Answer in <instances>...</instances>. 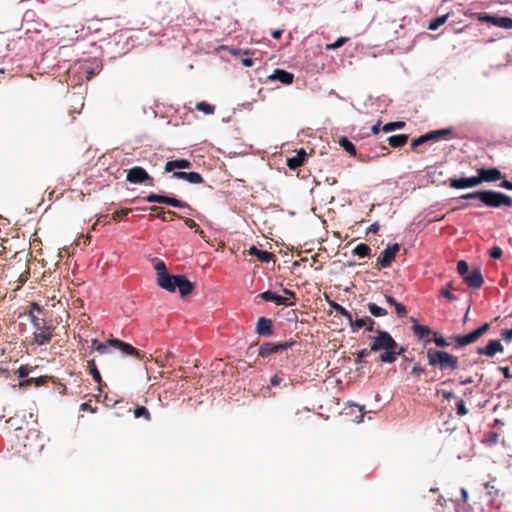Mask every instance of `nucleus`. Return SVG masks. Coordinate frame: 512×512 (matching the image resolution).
Here are the masks:
<instances>
[{
    "instance_id": "14",
    "label": "nucleus",
    "mask_w": 512,
    "mask_h": 512,
    "mask_svg": "<svg viewBox=\"0 0 512 512\" xmlns=\"http://www.w3.org/2000/svg\"><path fill=\"white\" fill-rule=\"evenodd\" d=\"M462 280L468 287L473 289H480L484 284V277L479 266H473Z\"/></svg>"
},
{
    "instance_id": "50",
    "label": "nucleus",
    "mask_w": 512,
    "mask_h": 512,
    "mask_svg": "<svg viewBox=\"0 0 512 512\" xmlns=\"http://www.w3.org/2000/svg\"><path fill=\"white\" fill-rule=\"evenodd\" d=\"M31 371H32V369L28 365H21L17 369L16 374H17L18 378H20L21 380H24L29 376Z\"/></svg>"
},
{
    "instance_id": "58",
    "label": "nucleus",
    "mask_w": 512,
    "mask_h": 512,
    "mask_svg": "<svg viewBox=\"0 0 512 512\" xmlns=\"http://www.w3.org/2000/svg\"><path fill=\"white\" fill-rule=\"evenodd\" d=\"M423 373H425V369L421 367L419 363H415L412 367L411 374L419 378Z\"/></svg>"
},
{
    "instance_id": "19",
    "label": "nucleus",
    "mask_w": 512,
    "mask_h": 512,
    "mask_svg": "<svg viewBox=\"0 0 512 512\" xmlns=\"http://www.w3.org/2000/svg\"><path fill=\"white\" fill-rule=\"evenodd\" d=\"M294 74L292 72H289L287 70L276 68L274 69L273 73L268 76V79L270 81H278L284 85H290L294 81Z\"/></svg>"
},
{
    "instance_id": "33",
    "label": "nucleus",
    "mask_w": 512,
    "mask_h": 512,
    "mask_svg": "<svg viewBox=\"0 0 512 512\" xmlns=\"http://www.w3.org/2000/svg\"><path fill=\"white\" fill-rule=\"evenodd\" d=\"M88 370H89V373L90 375L92 376L93 380L99 384L100 386L101 385H105L103 383V380H102V376L96 366V363H95V360L94 359H91L88 361Z\"/></svg>"
},
{
    "instance_id": "46",
    "label": "nucleus",
    "mask_w": 512,
    "mask_h": 512,
    "mask_svg": "<svg viewBox=\"0 0 512 512\" xmlns=\"http://www.w3.org/2000/svg\"><path fill=\"white\" fill-rule=\"evenodd\" d=\"M347 41H348L347 37L340 36L334 42L326 44L325 49L326 50H336V49L342 47Z\"/></svg>"
},
{
    "instance_id": "18",
    "label": "nucleus",
    "mask_w": 512,
    "mask_h": 512,
    "mask_svg": "<svg viewBox=\"0 0 512 512\" xmlns=\"http://www.w3.org/2000/svg\"><path fill=\"white\" fill-rule=\"evenodd\" d=\"M257 299L273 302L276 305H289V306L294 305V302L288 303L287 298L285 296L279 295L276 292H273L271 290H266V291L258 294L255 297L256 302H257Z\"/></svg>"
},
{
    "instance_id": "52",
    "label": "nucleus",
    "mask_w": 512,
    "mask_h": 512,
    "mask_svg": "<svg viewBox=\"0 0 512 512\" xmlns=\"http://www.w3.org/2000/svg\"><path fill=\"white\" fill-rule=\"evenodd\" d=\"M489 256L492 258V259H500L503 255V251L501 249V247L499 246H493L490 248L489 252H488Z\"/></svg>"
},
{
    "instance_id": "8",
    "label": "nucleus",
    "mask_w": 512,
    "mask_h": 512,
    "mask_svg": "<svg viewBox=\"0 0 512 512\" xmlns=\"http://www.w3.org/2000/svg\"><path fill=\"white\" fill-rule=\"evenodd\" d=\"M444 185H448L450 188L457 190H464L477 187L481 185V180L477 175L466 176L464 173H461L459 177H450L443 183Z\"/></svg>"
},
{
    "instance_id": "4",
    "label": "nucleus",
    "mask_w": 512,
    "mask_h": 512,
    "mask_svg": "<svg viewBox=\"0 0 512 512\" xmlns=\"http://www.w3.org/2000/svg\"><path fill=\"white\" fill-rule=\"evenodd\" d=\"M112 348L121 351L123 355L134 356L138 359L143 357V354L138 349L117 338H111L106 342H101V344L97 346V352L100 354L111 353Z\"/></svg>"
},
{
    "instance_id": "35",
    "label": "nucleus",
    "mask_w": 512,
    "mask_h": 512,
    "mask_svg": "<svg viewBox=\"0 0 512 512\" xmlns=\"http://www.w3.org/2000/svg\"><path fill=\"white\" fill-rule=\"evenodd\" d=\"M366 306H367L368 311L370 312V314L373 317L378 318V317L386 316L388 314V311L385 308L377 305L374 302H369V303H367Z\"/></svg>"
},
{
    "instance_id": "5",
    "label": "nucleus",
    "mask_w": 512,
    "mask_h": 512,
    "mask_svg": "<svg viewBox=\"0 0 512 512\" xmlns=\"http://www.w3.org/2000/svg\"><path fill=\"white\" fill-rule=\"evenodd\" d=\"M143 200L148 203L165 204L174 208L187 209L189 214L194 211L187 202L179 200L175 195L163 191L158 193L151 192Z\"/></svg>"
},
{
    "instance_id": "17",
    "label": "nucleus",
    "mask_w": 512,
    "mask_h": 512,
    "mask_svg": "<svg viewBox=\"0 0 512 512\" xmlns=\"http://www.w3.org/2000/svg\"><path fill=\"white\" fill-rule=\"evenodd\" d=\"M178 276L179 274L169 272L160 276V279H156L157 285L168 292H175L177 290Z\"/></svg>"
},
{
    "instance_id": "56",
    "label": "nucleus",
    "mask_w": 512,
    "mask_h": 512,
    "mask_svg": "<svg viewBox=\"0 0 512 512\" xmlns=\"http://www.w3.org/2000/svg\"><path fill=\"white\" fill-rule=\"evenodd\" d=\"M283 382V378L279 375V373H276L273 375L270 379V385L267 387L269 390L270 387H276L279 386Z\"/></svg>"
},
{
    "instance_id": "55",
    "label": "nucleus",
    "mask_w": 512,
    "mask_h": 512,
    "mask_svg": "<svg viewBox=\"0 0 512 512\" xmlns=\"http://www.w3.org/2000/svg\"><path fill=\"white\" fill-rule=\"evenodd\" d=\"M141 113L142 115H150L152 118L157 117V112L154 110L152 106L143 105L141 107Z\"/></svg>"
},
{
    "instance_id": "15",
    "label": "nucleus",
    "mask_w": 512,
    "mask_h": 512,
    "mask_svg": "<svg viewBox=\"0 0 512 512\" xmlns=\"http://www.w3.org/2000/svg\"><path fill=\"white\" fill-rule=\"evenodd\" d=\"M478 176L483 182L492 183L503 178V174L498 167H480L477 169Z\"/></svg>"
},
{
    "instance_id": "39",
    "label": "nucleus",
    "mask_w": 512,
    "mask_h": 512,
    "mask_svg": "<svg viewBox=\"0 0 512 512\" xmlns=\"http://www.w3.org/2000/svg\"><path fill=\"white\" fill-rule=\"evenodd\" d=\"M482 189H478L472 192L462 194L459 197L453 198L452 200H478L481 204Z\"/></svg>"
},
{
    "instance_id": "10",
    "label": "nucleus",
    "mask_w": 512,
    "mask_h": 512,
    "mask_svg": "<svg viewBox=\"0 0 512 512\" xmlns=\"http://www.w3.org/2000/svg\"><path fill=\"white\" fill-rule=\"evenodd\" d=\"M401 250L399 243H388L377 257V264L381 269L390 268L396 254Z\"/></svg>"
},
{
    "instance_id": "16",
    "label": "nucleus",
    "mask_w": 512,
    "mask_h": 512,
    "mask_svg": "<svg viewBox=\"0 0 512 512\" xmlns=\"http://www.w3.org/2000/svg\"><path fill=\"white\" fill-rule=\"evenodd\" d=\"M504 346L499 339H490L483 347H478L476 353L487 357H494L497 353H502Z\"/></svg>"
},
{
    "instance_id": "3",
    "label": "nucleus",
    "mask_w": 512,
    "mask_h": 512,
    "mask_svg": "<svg viewBox=\"0 0 512 512\" xmlns=\"http://www.w3.org/2000/svg\"><path fill=\"white\" fill-rule=\"evenodd\" d=\"M474 207L501 208L511 207L512 197L506 193L491 189H482L481 204H472Z\"/></svg>"
},
{
    "instance_id": "44",
    "label": "nucleus",
    "mask_w": 512,
    "mask_h": 512,
    "mask_svg": "<svg viewBox=\"0 0 512 512\" xmlns=\"http://www.w3.org/2000/svg\"><path fill=\"white\" fill-rule=\"evenodd\" d=\"M195 108H196L198 111L203 112V113H204V114H206V115L213 114V113H214V110H215L214 105L209 104V103H208V102H206V101H200V102H197V103H196Z\"/></svg>"
},
{
    "instance_id": "38",
    "label": "nucleus",
    "mask_w": 512,
    "mask_h": 512,
    "mask_svg": "<svg viewBox=\"0 0 512 512\" xmlns=\"http://www.w3.org/2000/svg\"><path fill=\"white\" fill-rule=\"evenodd\" d=\"M406 126V123L404 121H391L387 122L382 126V132L384 133H391L396 130H401Z\"/></svg>"
},
{
    "instance_id": "40",
    "label": "nucleus",
    "mask_w": 512,
    "mask_h": 512,
    "mask_svg": "<svg viewBox=\"0 0 512 512\" xmlns=\"http://www.w3.org/2000/svg\"><path fill=\"white\" fill-rule=\"evenodd\" d=\"M153 261H154V269L156 270V275H157L156 279H160V276H163V275L169 273L166 263L163 260L154 258Z\"/></svg>"
},
{
    "instance_id": "34",
    "label": "nucleus",
    "mask_w": 512,
    "mask_h": 512,
    "mask_svg": "<svg viewBox=\"0 0 512 512\" xmlns=\"http://www.w3.org/2000/svg\"><path fill=\"white\" fill-rule=\"evenodd\" d=\"M432 335H434L432 342H434V344L441 348L440 350H444L445 348H447L449 345H452L451 344V340H449V338H445L442 334L436 332L433 330V333Z\"/></svg>"
},
{
    "instance_id": "24",
    "label": "nucleus",
    "mask_w": 512,
    "mask_h": 512,
    "mask_svg": "<svg viewBox=\"0 0 512 512\" xmlns=\"http://www.w3.org/2000/svg\"><path fill=\"white\" fill-rule=\"evenodd\" d=\"M308 154L304 148H300L297 150L296 155L287 158V166L291 170H296L297 168L303 166L307 160Z\"/></svg>"
},
{
    "instance_id": "21",
    "label": "nucleus",
    "mask_w": 512,
    "mask_h": 512,
    "mask_svg": "<svg viewBox=\"0 0 512 512\" xmlns=\"http://www.w3.org/2000/svg\"><path fill=\"white\" fill-rule=\"evenodd\" d=\"M191 166H192V163L189 159L177 158V159L167 161L164 166V170L167 173L172 172V174H173L174 172H177L176 171L177 169L178 170L189 169V168H191Z\"/></svg>"
},
{
    "instance_id": "29",
    "label": "nucleus",
    "mask_w": 512,
    "mask_h": 512,
    "mask_svg": "<svg viewBox=\"0 0 512 512\" xmlns=\"http://www.w3.org/2000/svg\"><path fill=\"white\" fill-rule=\"evenodd\" d=\"M385 301L395 309L399 318H402L407 314L408 311L406 306L403 303L398 302L393 296L385 295Z\"/></svg>"
},
{
    "instance_id": "36",
    "label": "nucleus",
    "mask_w": 512,
    "mask_h": 512,
    "mask_svg": "<svg viewBox=\"0 0 512 512\" xmlns=\"http://www.w3.org/2000/svg\"><path fill=\"white\" fill-rule=\"evenodd\" d=\"M448 17H449V13L439 15L435 18H432L429 21L427 28L431 31L437 30L440 26H442L447 21Z\"/></svg>"
},
{
    "instance_id": "6",
    "label": "nucleus",
    "mask_w": 512,
    "mask_h": 512,
    "mask_svg": "<svg viewBox=\"0 0 512 512\" xmlns=\"http://www.w3.org/2000/svg\"><path fill=\"white\" fill-rule=\"evenodd\" d=\"M454 129L452 127L441 128L437 130H430L411 140V148L415 149L420 145L427 142H437L440 140L448 139L453 135Z\"/></svg>"
},
{
    "instance_id": "42",
    "label": "nucleus",
    "mask_w": 512,
    "mask_h": 512,
    "mask_svg": "<svg viewBox=\"0 0 512 512\" xmlns=\"http://www.w3.org/2000/svg\"><path fill=\"white\" fill-rule=\"evenodd\" d=\"M328 303H329V306L336 313H338L339 315H341V316H343L345 318H350V312L344 306H342L341 304L337 303L334 300H329Z\"/></svg>"
},
{
    "instance_id": "51",
    "label": "nucleus",
    "mask_w": 512,
    "mask_h": 512,
    "mask_svg": "<svg viewBox=\"0 0 512 512\" xmlns=\"http://www.w3.org/2000/svg\"><path fill=\"white\" fill-rule=\"evenodd\" d=\"M25 312H32V314L37 313L38 315H44L45 309L38 302H32L30 304L29 310H26Z\"/></svg>"
},
{
    "instance_id": "26",
    "label": "nucleus",
    "mask_w": 512,
    "mask_h": 512,
    "mask_svg": "<svg viewBox=\"0 0 512 512\" xmlns=\"http://www.w3.org/2000/svg\"><path fill=\"white\" fill-rule=\"evenodd\" d=\"M54 326L50 324V329H40L34 332V341L38 346H44L50 343L53 335Z\"/></svg>"
},
{
    "instance_id": "41",
    "label": "nucleus",
    "mask_w": 512,
    "mask_h": 512,
    "mask_svg": "<svg viewBox=\"0 0 512 512\" xmlns=\"http://www.w3.org/2000/svg\"><path fill=\"white\" fill-rule=\"evenodd\" d=\"M167 213L172 215V216H174V217L182 219L184 221L185 225L187 227H189L190 229H195V232H201V229L199 228V226L197 225V223L193 219L183 218L178 213H176L174 211H171V210H168Z\"/></svg>"
},
{
    "instance_id": "2",
    "label": "nucleus",
    "mask_w": 512,
    "mask_h": 512,
    "mask_svg": "<svg viewBox=\"0 0 512 512\" xmlns=\"http://www.w3.org/2000/svg\"><path fill=\"white\" fill-rule=\"evenodd\" d=\"M427 361L431 367L439 368L442 372L459 368V359L454 354L437 348L427 349Z\"/></svg>"
},
{
    "instance_id": "47",
    "label": "nucleus",
    "mask_w": 512,
    "mask_h": 512,
    "mask_svg": "<svg viewBox=\"0 0 512 512\" xmlns=\"http://www.w3.org/2000/svg\"><path fill=\"white\" fill-rule=\"evenodd\" d=\"M456 270L459 276L463 278L471 269L469 268L467 261L461 259L457 262Z\"/></svg>"
},
{
    "instance_id": "7",
    "label": "nucleus",
    "mask_w": 512,
    "mask_h": 512,
    "mask_svg": "<svg viewBox=\"0 0 512 512\" xmlns=\"http://www.w3.org/2000/svg\"><path fill=\"white\" fill-rule=\"evenodd\" d=\"M474 18L482 23H488L503 29H512V17L509 16L491 14L487 12H477L474 13Z\"/></svg>"
},
{
    "instance_id": "53",
    "label": "nucleus",
    "mask_w": 512,
    "mask_h": 512,
    "mask_svg": "<svg viewBox=\"0 0 512 512\" xmlns=\"http://www.w3.org/2000/svg\"><path fill=\"white\" fill-rule=\"evenodd\" d=\"M295 344H296L295 340H289V341H284V342H277V346H278L279 352L288 350V349L292 348Z\"/></svg>"
},
{
    "instance_id": "27",
    "label": "nucleus",
    "mask_w": 512,
    "mask_h": 512,
    "mask_svg": "<svg viewBox=\"0 0 512 512\" xmlns=\"http://www.w3.org/2000/svg\"><path fill=\"white\" fill-rule=\"evenodd\" d=\"M454 350H461L464 347L473 344L469 334H453L449 337Z\"/></svg>"
},
{
    "instance_id": "61",
    "label": "nucleus",
    "mask_w": 512,
    "mask_h": 512,
    "mask_svg": "<svg viewBox=\"0 0 512 512\" xmlns=\"http://www.w3.org/2000/svg\"><path fill=\"white\" fill-rule=\"evenodd\" d=\"M436 393H437V395H441L443 397V399H445V400H450L455 397V395L452 391H447V390H443V389L437 390Z\"/></svg>"
},
{
    "instance_id": "11",
    "label": "nucleus",
    "mask_w": 512,
    "mask_h": 512,
    "mask_svg": "<svg viewBox=\"0 0 512 512\" xmlns=\"http://www.w3.org/2000/svg\"><path fill=\"white\" fill-rule=\"evenodd\" d=\"M79 70L86 74L88 80L100 73L103 68L102 61L96 57H88L78 61Z\"/></svg>"
},
{
    "instance_id": "30",
    "label": "nucleus",
    "mask_w": 512,
    "mask_h": 512,
    "mask_svg": "<svg viewBox=\"0 0 512 512\" xmlns=\"http://www.w3.org/2000/svg\"><path fill=\"white\" fill-rule=\"evenodd\" d=\"M408 138V134H395L387 137L385 141L393 148H400L407 143Z\"/></svg>"
},
{
    "instance_id": "62",
    "label": "nucleus",
    "mask_w": 512,
    "mask_h": 512,
    "mask_svg": "<svg viewBox=\"0 0 512 512\" xmlns=\"http://www.w3.org/2000/svg\"><path fill=\"white\" fill-rule=\"evenodd\" d=\"M497 370L501 372L506 379L512 378L509 366H498Z\"/></svg>"
},
{
    "instance_id": "54",
    "label": "nucleus",
    "mask_w": 512,
    "mask_h": 512,
    "mask_svg": "<svg viewBox=\"0 0 512 512\" xmlns=\"http://www.w3.org/2000/svg\"><path fill=\"white\" fill-rule=\"evenodd\" d=\"M456 412L459 416H464L468 413V409L465 405V402L463 400H459L456 403Z\"/></svg>"
},
{
    "instance_id": "25",
    "label": "nucleus",
    "mask_w": 512,
    "mask_h": 512,
    "mask_svg": "<svg viewBox=\"0 0 512 512\" xmlns=\"http://www.w3.org/2000/svg\"><path fill=\"white\" fill-rule=\"evenodd\" d=\"M194 283L191 282L186 275L179 274L178 276V283H177V290L180 293V296L182 298L190 295L192 291L194 290Z\"/></svg>"
},
{
    "instance_id": "59",
    "label": "nucleus",
    "mask_w": 512,
    "mask_h": 512,
    "mask_svg": "<svg viewBox=\"0 0 512 512\" xmlns=\"http://www.w3.org/2000/svg\"><path fill=\"white\" fill-rule=\"evenodd\" d=\"M498 188L512 191V182L506 178H502V181L497 185Z\"/></svg>"
},
{
    "instance_id": "13",
    "label": "nucleus",
    "mask_w": 512,
    "mask_h": 512,
    "mask_svg": "<svg viewBox=\"0 0 512 512\" xmlns=\"http://www.w3.org/2000/svg\"><path fill=\"white\" fill-rule=\"evenodd\" d=\"M255 333L263 338L274 336L275 326L273 320L265 316L259 317L255 325Z\"/></svg>"
},
{
    "instance_id": "20",
    "label": "nucleus",
    "mask_w": 512,
    "mask_h": 512,
    "mask_svg": "<svg viewBox=\"0 0 512 512\" xmlns=\"http://www.w3.org/2000/svg\"><path fill=\"white\" fill-rule=\"evenodd\" d=\"M171 177L175 179L184 180L190 184H201L204 182V178L202 177V175L196 171H178L174 172Z\"/></svg>"
},
{
    "instance_id": "43",
    "label": "nucleus",
    "mask_w": 512,
    "mask_h": 512,
    "mask_svg": "<svg viewBox=\"0 0 512 512\" xmlns=\"http://www.w3.org/2000/svg\"><path fill=\"white\" fill-rule=\"evenodd\" d=\"M373 350L371 349V342L369 343V348H363L356 353V357L354 359L357 365H361L366 363L365 358L371 353Z\"/></svg>"
},
{
    "instance_id": "48",
    "label": "nucleus",
    "mask_w": 512,
    "mask_h": 512,
    "mask_svg": "<svg viewBox=\"0 0 512 512\" xmlns=\"http://www.w3.org/2000/svg\"><path fill=\"white\" fill-rule=\"evenodd\" d=\"M376 322L375 320L370 316H364V324L363 329L368 332H375L379 328H375Z\"/></svg>"
},
{
    "instance_id": "32",
    "label": "nucleus",
    "mask_w": 512,
    "mask_h": 512,
    "mask_svg": "<svg viewBox=\"0 0 512 512\" xmlns=\"http://www.w3.org/2000/svg\"><path fill=\"white\" fill-rule=\"evenodd\" d=\"M352 255L361 259L369 257L371 255V248L366 243H359L353 248Z\"/></svg>"
},
{
    "instance_id": "28",
    "label": "nucleus",
    "mask_w": 512,
    "mask_h": 512,
    "mask_svg": "<svg viewBox=\"0 0 512 512\" xmlns=\"http://www.w3.org/2000/svg\"><path fill=\"white\" fill-rule=\"evenodd\" d=\"M249 254L255 256L259 261L263 263H269L274 259V255L267 250L259 249L255 245H252L249 249Z\"/></svg>"
},
{
    "instance_id": "57",
    "label": "nucleus",
    "mask_w": 512,
    "mask_h": 512,
    "mask_svg": "<svg viewBox=\"0 0 512 512\" xmlns=\"http://www.w3.org/2000/svg\"><path fill=\"white\" fill-rule=\"evenodd\" d=\"M130 212H131V209H128V208L117 209L113 213V218L118 219V218L126 217Z\"/></svg>"
},
{
    "instance_id": "12",
    "label": "nucleus",
    "mask_w": 512,
    "mask_h": 512,
    "mask_svg": "<svg viewBox=\"0 0 512 512\" xmlns=\"http://www.w3.org/2000/svg\"><path fill=\"white\" fill-rule=\"evenodd\" d=\"M256 344H251L247 349V354L252 356L257 352V356L267 358L271 355L279 353L277 342H264L257 349Z\"/></svg>"
},
{
    "instance_id": "9",
    "label": "nucleus",
    "mask_w": 512,
    "mask_h": 512,
    "mask_svg": "<svg viewBox=\"0 0 512 512\" xmlns=\"http://www.w3.org/2000/svg\"><path fill=\"white\" fill-rule=\"evenodd\" d=\"M126 180L131 184L154 186V178L141 166H134L127 170Z\"/></svg>"
},
{
    "instance_id": "64",
    "label": "nucleus",
    "mask_w": 512,
    "mask_h": 512,
    "mask_svg": "<svg viewBox=\"0 0 512 512\" xmlns=\"http://www.w3.org/2000/svg\"><path fill=\"white\" fill-rule=\"evenodd\" d=\"M380 229V225L378 222H374L372 223L367 229H366V234H375L379 231Z\"/></svg>"
},
{
    "instance_id": "60",
    "label": "nucleus",
    "mask_w": 512,
    "mask_h": 512,
    "mask_svg": "<svg viewBox=\"0 0 512 512\" xmlns=\"http://www.w3.org/2000/svg\"><path fill=\"white\" fill-rule=\"evenodd\" d=\"M484 486L487 489V494L492 498L498 495V490L490 482H486Z\"/></svg>"
},
{
    "instance_id": "31",
    "label": "nucleus",
    "mask_w": 512,
    "mask_h": 512,
    "mask_svg": "<svg viewBox=\"0 0 512 512\" xmlns=\"http://www.w3.org/2000/svg\"><path fill=\"white\" fill-rule=\"evenodd\" d=\"M338 144L346 151L351 157H357V150L355 145L350 141L347 136H340Z\"/></svg>"
},
{
    "instance_id": "49",
    "label": "nucleus",
    "mask_w": 512,
    "mask_h": 512,
    "mask_svg": "<svg viewBox=\"0 0 512 512\" xmlns=\"http://www.w3.org/2000/svg\"><path fill=\"white\" fill-rule=\"evenodd\" d=\"M440 295L444 297L447 301L453 302L456 300V296L451 292V286L448 285L447 287H443L440 290Z\"/></svg>"
},
{
    "instance_id": "1",
    "label": "nucleus",
    "mask_w": 512,
    "mask_h": 512,
    "mask_svg": "<svg viewBox=\"0 0 512 512\" xmlns=\"http://www.w3.org/2000/svg\"><path fill=\"white\" fill-rule=\"evenodd\" d=\"M371 342V349L375 353H379L378 361L382 364H393L399 356H404L406 347L399 344L394 337L386 330L378 328L376 335L367 337Z\"/></svg>"
},
{
    "instance_id": "22",
    "label": "nucleus",
    "mask_w": 512,
    "mask_h": 512,
    "mask_svg": "<svg viewBox=\"0 0 512 512\" xmlns=\"http://www.w3.org/2000/svg\"><path fill=\"white\" fill-rule=\"evenodd\" d=\"M41 315L32 314V312H23L19 314V318L26 317L35 328V330L40 329H50V324L45 320L44 317H40Z\"/></svg>"
},
{
    "instance_id": "45",
    "label": "nucleus",
    "mask_w": 512,
    "mask_h": 512,
    "mask_svg": "<svg viewBox=\"0 0 512 512\" xmlns=\"http://www.w3.org/2000/svg\"><path fill=\"white\" fill-rule=\"evenodd\" d=\"M134 417L135 418H145L146 420H150V412L146 406L138 405L134 409Z\"/></svg>"
},
{
    "instance_id": "23",
    "label": "nucleus",
    "mask_w": 512,
    "mask_h": 512,
    "mask_svg": "<svg viewBox=\"0 0 512 512\" xmlns=\"http://www.w3.org/2000/svg\"><path fill=\"white\" fill-rule=\"evenodd\" d=\"M412 332L416 336L419 341H423L425 344H429L432 342L430 335H432L433 330L427 325H412Z\"/></svg>"
},
{
    "instance_id": "37",
    "label": "nucleus",
    "mask_w": 512,
    "mask_h": 512,
    "mask_svg": "<svg viewBox=\"0 0 512 512\" xmlns=\"http://www.w3.org/2000/svg\"><path fill=\"white\" fill-rule=\"evenodd\" d=\"M349 322V325H350V328H351V332L353 333H357L359 332L361 329H363V324H364V316L362 317H358L356 316L355 318L352 316V314L350 313V318H346Z\"/></svg>"
},
{
    "instance_id": "63",
    "label": "nucleus",
    "mask_w": 512,
    "mask_h": 512,
    "mask_svg": "<svg viewBox=\"0 0 512 512\" xmlns=\"http://www.w3.org/2000/svg\"><path fill=\"white\" fill-rule=\"evenodd\" d=\"M490 329V324L488 322L483 323L475 330L481 335V337L486 334Z\"/></svg>"
}]
</instances>
